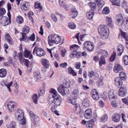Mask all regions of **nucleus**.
Returning a JSON list of instances; mask_svg holds the SVG:
<instances>
[{
	"mask_svg": "<svg viewBox=\"0 0 128 128\" xmlns=\"http://www.w3.org/2000/svg\"><path fill=\"white\" fill-rule=\"evenodd\" d=\"M48 97L49 99L48 102L49 104H51L54 102L56 105H60L62 99L55 89H52L50 90Z\"/></svg>",
	"mask_w": 128,
	"mask_h": 128,
	"instance_id": "obj_1",
	"label": "nucleus"
},
{
	"mask_svg": "<svg viewBox=\"0 0 128 128\" xmlns=\"http://www.w3.org/2000/svg\"><path fill=\"white\" fill-rule=\"evenodd\" d=\"M79 95V92L78 90V89L74 90L72 92V98L68 97L67 100L68 103L75 105L74 108L76 109L75 110V112L76 114H78L80 112V107L79 106V105L76 102V99L78 98Z\"/></svg>",
	"mask_w": 128,
	"mask_h": 128,
	"instance_id": "obj_2",
	"label": "nucleus"
},
{
	"mask_svg": "<svg viewBox=\"0 0 128 128\" xmlns=\"http://www.w3.org/2000/svg\"><path fill=\"white\" fill-rule=\"evenodd\" d=\"M98 32L102 38L105 39L108 38L109 35V30L106 25L100 26L98 28Z\"/></svg>",
	"mask_w": 128,
	"mask_h": 128,
	"instance_id": "obj_3",
	"label": "nucleus"
},
{
	"mask_svg": "<svg viewBox=\"0 0 128 128\" xmlns=\"http://www.w3.org/2000/svg\"><path fill=\"white\" fill-rule=\"evenodd\" d=\"M48 43L50 46H52L53 44H58L60 43L61 41V37L58 35L54 34L49 36L48 37Z\"/></svg>",
	"mask_w": 128,
	"mask_h": 128,
	"instance_id": "obj_4",
	"label": "nucleus"
},
{
	"mask_svg": "<svg viewBox=\"0 0 128 128\" xmlns=\"http://www.w3.org/2000/svg\"><path fill=\"white\" fill-rule=\"evenodd\" d=\"M8 18L5 16H2L0 18V22L1 24L3 26H6L10 23L11 18L10 12L8 11Z\"/></svg>",
	"mask_w": 128,
	"mask_h": 128,
	"instance_id": "obj_5",
	"label": "nucleus"
},
{
	"mask_svg": "<svg viewBox=\"0 0 128 128\" xmlns=\"http://www.w3.org/2000/svg\"><path fill=\"white\" fill-rule=\"evenodd\" d=\"M84 48L90 51H93L94 50V46L93 42L90 41L86 42L84 44Z\"/></svg>",
	"mask_w": 128,
	"mask_h": 128,
	"instance_id": "obj_6",
	"label": "nucleus"
},
{
	"mask_svg": "<svg viewBox=\"0 0 128 128\" xmlns=\"http://www.w3.org/2000/svg\"><path fill=\"white\" fill-rule=\"evenodd\" d=\"M116 92L113 90H111L108 94V96L109 100L110 101H114L116 98Z\"/></svg>",
	"mask_w": 128,
	"mask_h": 128,
	"instance_id": "obj_7",
	"label": "nucleus"
},
{
	"mask_svg": "<svg viewBox=\"0 0 128 128\" xmlns=\"http://www.w3.org/2000/svg\"><path fill=\"white\" fill-rule=\"evenodd\" d=\"M116 21L117 22V25L120 26L123 24L124 23V19L123 17L121 14H118L116 16Z\"/></svg>",
	"mask_w": 128,
	"mask_h": 128,
	"instance_id": "obj_8",
	"label": "nucleus"
},
{
	"mask_svg": "<svg viewBox=\"0 0 128 128\" xmlns=\"http://www.w3.org/2000/svg\"><path fill=\"white\" fill-rule=\"evenodd\" d=\"M30 30V28L28 26L25 25L22 29V37L21 38L23 40H25V36L29 32Z\"/></svg>",
	"mask_w": 128,
	"mask_h": 128,
	"instance_id": "obj_9",
	"label": "nucleus"
},
{
	"mask_svg": "<svg viewBox=\"0 0 128 128\" xmlns=\"http://www.w3.org/2000/svg\"><path fill=\"white\" fill-rule=\"evenodd\" d=\"M17 106V104L14 101L9 102L7 104L8 108L10 112H12L15 108Z\"/></svg>",
	"mask_w": 128,
	"mask_h": 128,
	"instance_id": "obj_10",
	"label": "nucleus"
},
{
	"mask_svg": "<svg viewBox=\"0 0 128 128\" xmlns=\"http://www.w3.org/2000/svg\"><path fill=\"white\" fill-rule=\"evenodd\" d=\"M91 94L92 95V97L94 100H97L98 99L99 96L96 89L92 90L91 92Z\"/></svg>",
	"mask_w": 128,
	"mask_h": 128,
	"instance_id": "obj_11",
	"label": "nucleus"
},
{
	"mask_svg": "<svg viewBox=\"0 0 128 128\" xmlns=\"http://www.w3.org/2000/svg\"><path fill=\"white\" fill-rule=\"evenodd\" d=\"M46 53L44 50L40 48H37L36 51V54L38 56H41L45 54Z\"/></svg>",
	"mask_w": 128,
	"mask_h": 128,
	"instance_id": "obj_12",
	"label": "nucleus"
},
{
	"mask_svg": "<svg viewBox=\"0 0 128 128\" xmlns=\"http://www.w3.org/2000/svg\"><path fill=\"white\" fill-rule=\"evenodd\" d=\"M24 113L23 111L20 109H18L15 113V116L16 119L24 116Z\"/></svg>",
	"mask_w": 128,
	"mask_h": 128,
	"instance_id": "obj_13",
	"label": "nucleus"
},
{
	"mask_svg": "<svg viewBox=\"0 0 128 128\" xmlns=\"http://www.w3.org/2000/svg\"><path fill=\"white\" fill-rule=\"evenodd\" d=\"M123 70L122 66L118 64H115L113 68L114 72L116 73H118L120 71L122 70Z\"/></svg>",
	"mask_w": 128,
	"mask_h": 128,
	"instance_id": "obj_14",
	"label": "nucleus"
},
{
	"mask_svg": "<svg viewBox=\"0 0 128 128\" xmlns=\"http://www.w3.org/2000/svg\"><path fill=\"white\" fill-rule=\"evenodd\" d=\"M114 81L115 84L116 86L119 88L122 86V81L120 78L119 77L116 78Z\"/></svg>",
	"mask_w": 128,
	"mask_h": 128,
	"instance_id": "obj_15",
	"label": "nucleus"
},
{
	"mask_svg": "<svg viewBox=\"0 0 128 128\" xmlns=\"http://www.w3.org/2000/svg\"><path fill=\"white\" fill-rule=\"evenodd\" d=\"M126 93V88L124 86L120 88L119 90L118 95L121 97H124L125 96Z\"/></svg>",
	"mask_w": 128,
	"mask_h": 128,
	"instance_id": "obj_16",
	"label": "nucleus"
},
{
	"mask_svg": "<svg viewBox=\"0 0 128 128\" xmlns=\"http://www.w3.org/2000/svg\"><path fill=\"white\" fill-rule=\"evenodd\" d=\"M24 55L25 57L28 58L29 59L32 58V55L31 54V52L26 49L24 50Z\"/></svg>",
	"mask_w": 128,
	"mask_h": 128,
	"instance_id": "obj_17",
	"label": "nucleus"
},
{
	"mask_svg": "<svg viewBox=\"0 0 128 128\" xmlns=\"http://www.w3.org/2000/svg\"><path fill=\"white\" fill-rule=\"evenodd\" d=\"M92 110L90 108L86 110L84 113L85 118L86 119H89L92 116Z\"/></svg>",
	"mask_w": 128,
	"mask_h": 128,
	"instance_id": "obj_18",
	"label": "nucleus"
},
{
	"mask_svg": "<svg viewBox=\"0 0 128 128\" xmlns=\"http://www.w3.org/2000/svg\"><path fill=\"white\" fill-rule=\"evenodd\" d=\"M121 116L118 114H113L112 117V120L114 122H118L120 120Z\"/></svg>",
	"mask_w": 128,
	"mask_h": 128,
	"instance_id": "obj_19",
	"label": "nucleus"
},
{
	"mask_svg": "<svg viewBox=\"0 0 128 128\" xmlns=\"http://www.w3.org/2000/svg\"><path fill=\"white\" fill-rule=\"evenodd\" d=\"M65 88L62 85H60L59 86L58 90V92L62 94L64 96L65 94Z\"/></svg>",
	"mask_w": 128,
	"mask_h": 128,
	"instance_id": "obj_20",
	"label": "nucleus"
},
{
	"mask_svg": "<svg viewBox=\"0 0 128 128\" xmlns=\"http://www.w3.org/2000/svg\"><path fill=\"white\" fill-rule=\"evenodd\" d=\"M124 49L123 46L121 44L119 45L117 47V52L119 56H120L123 53Z\"/></svg>",
	"mask_w": 128,
	"mask_h": 128,
	"instance_id": "obj_21",
	"label": "nucleus"
},
{
	"mask_svg": "<svg viewBox=\"0 0 128 128\" xmlns=\"http://www.w3.org/2000/svg\"><path fill=\"white\" fill-rule=\"evenodd\" d=\"M78 12L76 9L74 8H72V9L70 15V17L74 18L77 16Z\"/></svg>",
	"mask_w": 128,
	"mask_h": 128,
	"instance_id": "obj_22",
	"label": "nucleus"
},
{
	"mask_svg": "<svg viewBox=\"0 0 128 128\" xmlns=\"http://www.w3.org/2000/svg\"><path fill=\"white\" fill-rule=\"evenodd\" d=\"M106 22L108 25L110 27H113L114 25L112 24V18L107 16L106 17Z\"/></svg>",
	"mask_w": 128,
	"mask_h": 128,
	"instance_id": "obj_23",
	"label": "nucleus"
},
{
	"mask_svg": "<svg viewBox=\"0 0 128 128\" xmlns=\"http://www.w3.org/2000/svg\"><path fill=\"white\" fill-rule=\"evenodd\" d=\"M30 115L34 120L36 122H38L39 120V118L38 116L34 114L33 112L30 111L29 112Z\"/></svg>",
	"mask_w": 128,
	"mask_h": 128,
	"instance_id": "obj_24",
	"label": "nucleus"
},
{
	"mask_svg": "<svg viewBox=\"0 0 128 128\" xmlns=\"http://www.w3.org/2000/svg\"><path fill=\"white\" fill-rule=\"evenodd\" d=\"M41 62L42 65L46 68H48L50 66L49 61L45 59H43L41 60Z\"/></svg>",
	"mask_w": 128,
	"mask_h": 128,
	"instance_id": "obj_25",
	"label": "nucleus"
},
{
	"mask_svg": "<svg viewBox=\"0 0 128 128\" xmlns=\"http://www.w3.org/2000/svg\"><path fill=\"white\" fill-rule=\"evenodd\" d=\"M6 39V40L8 43L11 45H12L13 44L12 40L9 34L7 33L5 35Z\"/></svg>",
	"mask_w": 128,
	"mask_h": 128,
	"instance_id": "obj_26",
	"label": "nucleus"
},
{
	"mask_svg": "<svg viewBox=\"0 0 128 128\" xmlns=\"http://www.w3.org/2000/svg\"><path fill=\"white\" fill-rule=\"evenodd\" d=\"M7 74V72L6 69L4 68H2L0 69V77L4 78Z\"/></svg>",
	"mask_w": 128,
	"mask_h": 128,
	"instance_id": "obj_27",
	"label": "nucleus"
},
{
	"mask_svg": "<svg viewBox=\"0 0 128 128\" xmlns=\"http://www.w3.org/2000/svg\"><path fill=\"white\" fill-rule=\"evenodd\" d=\"M22 118H17L18 121L19 122V124L22 125H24L26 124V121L25 117L24 116L22 117Z\"/></svg>",
	"mask_w": 128,
	"mask_h": 128,
	"instance_id": "obj_28",
	"label": "nucleus"
},
{
	"mask_svg": "<svg viewBox=\"0 0 128 128\" xmlns=\"http://www.w3.org/2000/svg\"><path fill=\"white\" fill-rule=\"evenodd\" d=\"M82 104L85 108L88 107L90 106L89 102L88 99L86 98L83 100L82 102Z\"/></svg>",
	"mask_w": 128,
	"mask_h": 128,
	"instance_id": "obj_29",
	"label": "nucleus"
},
{
	"mask_svg": "<svg viewBox=\"0 0 128 128\" xmlns=\"http://www.w3.org/2000/svg\"><path fill=\"white\" fill-rule=\"evenodd\" d=\"M94 14V12L93 10H92L90 12L86 13V16L89 20H91Z\"/></svg>",
	"mask_w": 128,
	"mask_h": 128,
	"instance_id": "obj_30",
	"label": "nucleus"
},
{
	"mask_svg": "<svg viewBox=\"0 0 128 128\" xmlns=\"http://www.w3.org/2000/svg\"><path fill=\"white\" fill-rule=\"evenodd\" d=\"M79 48L78 46L76 44H74L71 46L70 47V49L73 52H77V50Z\"/></svg>",
	"mask_w": 128,
	"mask_h": 128,
	"instance_id": "obj_31",
	"label": "nucleus"
},
{
	"mask_svg": "<svg viewBox=\"0 0 128 128\" xmlns=\"http://www.w3.org/2000/svg\"><path fill=\"white\" fill-rule=\"evenodd\" d=\"M20 63L21 64H22L24 63V64L26 67L29 66V65L30 64V62L28 60L23 58L20 62Z\"/></svg>",
	"mask_w": 128,
	"mask_h": 128,
	"instance_id": "obj_32",
	"label": "nucleus"
},
{
	"mask_svg": "<svg viewBox=\"0 0 128 128\" xmlns=\"http://www.w3.org/2000/svg\"><path fill=\"white\" fill-rule=\"evenodd\" d=\"M34 77L36 81H38L40 78V73L39 72H35L34 74Z\"/></svg>",
	"mask_w": 128,
	"mask_h": 128,
	"instance_id": "obj_33",
	"label": "nucleus"
},
{
	"mask_svg": "<svg viewBox=\"0 0 128 128\" xmlns=\"http://www.w3.org/2000/svg\"><path fill=\"white\" fill-rule=\"evenodd\" d=\"M88 5L92 10H94L96 9V6L95 3L90 2L89 3Z\"/></svg>",
	"mask_w": 128,
	"mask_h": 128,
	"instance_id": "obj_34",
	"label": "nucleus"
},
{
	"mask_svg": "<svg viewBox=\"0 0 128 128\" xmlns=\"http://www.w3.org/2000/svg\"><path fill=\"white\" fill-rule=\"evenodd\" d=\"M108 116L106 114H104L100 118V120L102 122H105L107 121Z\"/></svg>",
	"mask_w": 128,
	"mask_h": 128,
	"instance_id": "obj_35",
	"label": "nucleus"
},
{
	"mask_svg": "<svg viewBox=\"0 0 128 128\" xmlns=\"http://www.w3.org/2000/svg\"><path fill=\"white\" fill-rule=\"evenodd\" d=\"M32 98L35 104H36L38 103V96L36 94H35L32 96Z\"/></svg>",
	"mask_w": 128,
	"mask_h": 128,
	"instance_id": "obj_36",
	"label": "nucleus"
},
{
	"mask_svg": "<svg viewBox=\"0 0 128 128\" xmlns=\"http://www.w3.org/2000/svg\"><path fill=\"white\" fill-rule=\"evenodd\" d=\"M23 58L22 54L20 52L16 54V56L15 57L14 59L15 60H17L19 59L20 62H21Z\"/></svg>",
	"mask_w": 128,
	"mask_h": 128,
	"instance_id": "obj_37",
	"label": "nucleus"
},
{
	"mask_svg": "<svg viewBox=\"0 0 128 128\" xmlns=\"http://www.w3.org/2000/svg\"><path fill=\"white\" fill-rule=\"evenodd\" d=\"M119 76L121 79L122 80H124L126 77V74L125 73L123 72H120L119 74Z\"/></svg>",
	"mask_w": 128,
	"mask_h": 128,
	"instance_id": "obj_38",
	"label": "nucleus"
},
{
	"mask_svg": "<svg viewBox=\"0 0 128 128\" xmlns=\"http://www.w3.org/2000/svg\"><path fill=\"white\" fill-rule=\"evenodd\" d=\"M34 6L35 8H39L40 10H42V6L40 5V3L36 2L34 4Z\"/></svg>",
	"mask_w": 128,
	"mask_h": 128,
	"instance_id": "obj_39",
	"label": "nucleus"
},
{
	"mask_svg": "<svg viewBox=\"0 0 128 128\" xmlns=\"http://www.w3.org/2000/svg\"><path fill=\"white\" fill-rule=\"evenodd\" d=\"M106 64L105 58L103 56L100 57V60L99 62V65L100 66H102V65L105 64Z\"/></svg>",
	"mask_w": 128,
	"mask_h": 128,
	"instance_id": "obj_40",
	"label": "nucleus"
},
{
	"mask_svg": "<svg viewBox=\"0 0 128 128\" xmlns=\"http://www.w3.org/2000/svg\"><path fill=\"white\" fill-rule=\"evenodd\" d=\"M110 12L109 8L107 7H105L102 11V13L104 14H108Z\"/></svg>",
	"mask_w": 128,
	"mask_h": 128,
	"instance_id": "obj_41",
	"label": "nucleus"
},
{
	"mask_svg": "<svg viewBox=\"0 0 128 128\" xmlns=\"http://www.w3.org/2000/svg\"><path fill=\"white\" fill-rule=\"evenodd\" d=\"M112 4L117 6H119L120 5V2H119L118 0H110Z\"/></svg>",
	"mask_w": 128,
	"mask_h": 128,
	"instance_id": "obj_42",
	"label": "nucleus"
},
{
	"mask_svg": "<svg viewBox=\"0 0 128 128\" xmlns=\"http://www.w3.org/2000/svg\"><path fill=\"white\" fill-rule=\"evenodd\" d=\"M16 20L19 24H21L23 22L24 20L22 17L19 16L17 17Z\"/></svg>",
	"mask_w": 128,
	"mask_h": 128,
	"instance_id": "obj_43",
	"label": "nucleus"
},
{
	"mask_svg": "<svg viewBox=\"0 0 128 128\" xmlns=\"http://www.w3.org/2000/svg\"><path fill=\"white\" fill-rule=\"evenodd\" d=\"M68 70L69 72L73 76H76V73L75 72L74 70L71 68L70 67L68 68Z\"/></svg>",
	"mask_w": 128,
	"mask_h": 128,
	"instance_id": "obj_44",
	"label": "nucleus"
},
{
	"mask_svg": "<svg viewBox=\"0 0 128 128\" xmlns=\"http://www.w3.org/2000/svg\"><path fill=\"white\" fill-rule=\"evenodd\" d=\"M65 88H68L70 86V85L68 82H67V81L64 80V81L63 84L62 85Z\"/></svg>",
	"mask_w": 128,
	"mask_h": 128,
	"instance_id": "obj_45",
	"label": "nucleus"
},
{
	"mask_svg": "<svg viewBox=\"0 0 128 128\" xmlns=\"http://www.w3.org/2000/svg\"><path fill=\"white\" fill-rule=\"evenodd\" d=\"M68 26L71 29H74L76 27L75 24L73 22H72L68 23Z\"/></svg>",
	"mask_w": 128,
	"mask_h": 128,
	"instance_id": "obj_46",
	"label": "nucleus"
},
{
	"mask_svg": "<svg viewBox=\"0 0 128 128\" xmlns=\"http://www.w3.org/2000/svg\"><path fill=\"white\" fill-rule=\"evenodd\" d=\"M45 93V90L43 88H40L38 91V95L39 96L43 95Z\"/></svg>",
	"mask_w": 128,
	"mask_h": 128,
	"instance_id": "obj_47",
	"label": "nucleus"
},
{
	"mask_svg": "<svg viewBox=\"0 0 128 128\" xmlns=\"http://www.w3.org/2000/svg\"><path fill=\"white\" fill-rule=\"evenodd\" d=\"M96 3L97 4L98 6L100 8H102L104 4V2L103 1L100 0L98 2H97Z\"/></svg>",
	"mask_w": 128,
	"mask_h": 128,
	"instance_id": "obj_48",
	"label": "nucleus"
},
{
	"mask_svg": "<svg viewBox=\"0 0 128 128\" xmlns=\"http://www.w3.org/2000/svg\"><path fill=\"white\" fill-rule=\"evenodd\" d=\"M124 62V64L127 65L128 64V56L126 55L124 56L123 58Z\"/></svg>",
	"mask_w": 128,
	"mask_h": 128,
	"instance_id": "obj_49",
	"label": "nucleus"
},
{
	"mask_svg": "<svg viewBox=\"0 0 128 128\" xmlns=\"http://www.w3.org/2000/svg\"><path fill=\"white\" fill-rule=\"evenodd\" d=\"M121 33L122 36L125 40H127L128 38V36L126 33L122 31V32H121Z\"/></svg>",
	"mask_w": 128,
	"mask_h": 128,
	"instance_id": "obj_50",
	"label": "nucleus"
},
{
	"mask_svg": "<svg viewBox=\"0 0 128 128\" xmlns=\"http://www.w3.org/2000/svg\"><path fill=\"white\" fill-rule=\"evenodd\" d=\"M51 16L52 20L55 22H56L58 20V19L55 15L53 14H51Z\"/></svg>",
	"mask_w": 128,
	"mask_h": 128,
	"instance_id": "obj_51",
	"label": "nucleus"
},
{
	"mask_svg": "<svg viewBox=\"0 0 128 128\" xmlns=\"http://www.w3.org/2000/svg\"><path fill=\"white\" fill-rule=\"evenodd\" d=\"M6 12V11L5 9L4 8H0V16L1 17L2 15H4Z\"/></svg>",
	"mask_w": 128,
	"mask_h": 128,
	"instance_id": "obj_52",
	"label": "nucleus"
},
{
	"mask_svg": "<svg viewBox=\"0 0 128 128\" xmlns=\"http://www.w3.org/2000/svg\"><path fill=\"white\" fill-rule=\"evenodd\" d=\"M12 82H10L8 83V84H5V85L8 88V90L10 92H11V90L10 88V87L12 86Z\"/></svg>",
	"mask_w": 128,
	"mask_h": 128,
	"instance_id": "obj_53",
	"label": "nucleus"
},
{
	"mask_svg": "<svg viewBox=\"0 0 128 128\" xmlns=\"http://www.w3.org/2000/svg\"><path fill=\"white\" fill-rule=\"evenodd\" d=\"M16 123L14 122H11L10 124V128H16Z\"/></svg>",
	"mask_w": 128,
	"mask_h": 128,
	"instance_id": "obj_54",
	"label": "nucleus"
},
{
	"mask_svg": "<svg viewBox=\"0 0 128 128\" xmlns=\"http://www.w3.org/2000/svg\"><path fill=\"white\" fill-rule=\"evenodd\" d=\"M20 7L21 9L23 8L25 10H28L29 8V6H26V5L23 4Z\"/></svg>",
	"mask_w": 128,
	"mask_h": 128,
	"instance_id": "obj_55",
	"label": "nucleus"
},
{
	"mask_svg": "<svg viewBox=\"0 0 128 128\" xmlns=\"http://www.w3.org/2000/svg\"><path fill=\"white\" fill-rule=\"evenodd\" d=\"M116 54H112L110 58V60L111 62L113 61L116 58Z\"/></svg>",
	"mask_w": 128,
	"mask_h": 128,
	"instance_id": "obj_56",
	"label": "nucleus"
},
{
	"mask_svg": "<svg viewBox=\"0 0 128 128\" xmlns=\"http://www.w3.org/2000/svg\"><path fill=\"white\" fill-rule=\"evenodd\" d=\"M35 38V35L34 34H33L31 36L28 38V40L32 41H33L34 40Z\"/></svg>",
	"mask_w": 128,
	"mask_h": 128,
	"instance_id": "obj_57",
	"label": "nucleus"
},
{
	"mask_svg": "<svg viewBox=\"0 0 128 128\" xmlns=\"http://www.w3.org/2000/svg\"><path fill=\"white\" fill-rule=\"evenodd\" d=\"M111 102V104L112 106L114 107H116L118 106L117 103L114 101H112Z\"/></svg>",
	"mask_w": 128,
	"mask_h": 128,
	"instance_id": "obj_58",
	"label": "nucleus"
},
{
	"mask_svg": "<svg viewBox=\"0 0 128 128\" xmlns=\"http://www.w3.org/2000/svg\"><path fill=\"white\" fill-rule=\"evenodd\" d=\"M59 4L60 6H62L66 3V0H59Z\"/></svg>",
	"mask_w": 128,
	"mask_h": 128,
	"instance_id": "obj_59",
	"label": "nucleus"
},
{
	"mask_svg": "<svg viewBox=\"0 0 128 128\" xmlns=\"http://www.w3.org/2000/svg\"><path fill=\"white\" fill-rule=\"evenodd\" d=\"M60 66L62 68H66L67 66V63L66 62L61 64Z\"/></svg>",
	"mask_w": 128,
	"mask_h": 128,
	"instance_id": "obj_60",
	"label": "nucleus"
},
{
	"mask_svg": "<svg viewBox=\"0 0 128 128\" xmlns=\"http://www.w3.org/2000/svg\"><path fill=\"white\" fill-rule=\"evenodd\" d=\"M94 74V72L92 71H90L88 74V76L90 78H92Z\"/></svg>",
	"mask_w": 128,
	"mask_h": 128,
	"instance_id": "obj_61",
	"label": "nucleus"
},
{
	"mask_svg": "<svg viewBox=\"0 0 128 128\" xmlns=\"http://www.w3.org/2000/svg\"><path fill=\"white\" fill-rule=\"evenodd\" d=\"M123 102L127 105H128V98H123L122 99Z\"/></svg>",
	"mask_w": 128,
	"mask_h": 128,
	"instance_id": "obj_62",
	"label": "nucleus"
},
{
	"mask_svg": "<svg viewBox=\"0 0 128 128\" xmlns=\"http://www.w3.org/2000/svg\"><path fill=\"white\" fill-rule=\"evenodd\" d=\"M75 53H74V52H73L70 55V57L71 58H75L76 57V52H75Z\"/></svg>",
	"mask_w": 128,
	"mask_h": 128,
	"instance_id": "obj_63",
	"label": "nucleus"
},
{
	"mask_svg": "<svg viewBox=\"0 0 128 128\" xmlns=\"http://www.w3.org/2000/svg\"><path fill=\"white\" fill-rule=\"evenodd\" d=\"M75 67L78 69H79L80 67V62L77 63L75 64Z\"/></svg>",
	"mask_w": 128,
	"mask_h": 128,
	"instance_id": "obj_64",
	"label": "nucleus"
}]
</instances>
